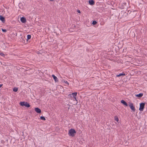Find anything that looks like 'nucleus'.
<instances>
[{"label":"nucleus","mask_w":147,"mask_h":147,"mask_svg":"<svg viewBox=\"0 0 147 147\" xmlns=\"http://www.w3.org/2000/svg\"><path fill=\"white\" fill-rule=\"evenodd\" d=\"M13 90L15 92H17L18 90V88H17L14 87L13 88Z\"/></svg>","instance_id":"15"},{"label":"nucleus","mask_w":147,"mask_h":147,"mask_svg":"<svg viewBox=\"0 0 147 147\" xmlns=\"http://www.w3.org/2000/svg\"><path fill=\"white\" fill-rule=\"evenodd\" d=\"M97 22L95 21H93V22H92V24L94 25H95L96 24H97Z\"/></svg>","instance_id":"19"},{"label":"nucleus","mask_w":147,"mask_h":147,"mask_svg":"<svg viewBox=\"0 0 147 147\" xmlns=\"http://www.w3.org/2000/svg\"><path fill=\"white\" fill-rule=\"evenodd\" d=\"M143 93H140L139 94L136 95V96L137 97H142L143 96Z\"/></svg>","instance_id":"12"},{"label":"nucleus","mask_w":147,"mask_h":147,"mask_svg":"<svg viewBox=\"0 0 147 147\" xmlns=\"http://www.w3.org/2000/svg\"><path fill=\"white\" fill-rule=\"evenodd\" d=\"M0 55L1 56H3V57H5V56L4 54L3 53H0Z\"/></svg>","instance_id":"20"},{"label":"nucleus","mask_w":147,"mask_h":147,"mask_svg":"<svg viewBox=\"0 0 147 147\" xmlns=\"http://www.w3.org/2000/svg\"><path fill=\"white\" fill-rule=\"evenodd\" d=\"M129 106L130 108L131 109L134 111H135V108L133 104L131 102L129 103Z\"/></svg>","instance_id":"3"},{"label":"nucleus","mask_w":147,"mask_h":147,"mask_svg":"<svg viewBox=\"0 0 147 147\" xmlns=\"http://www.w3.org/2000/svg\"><path fill=\"white\" fill-rule=\"evenodd\" d=\"M145 103H141L140 104V107L139 110L141 111H142L144 109Z\"/></svg>","instance_id":"2"},{"label":"nucleus","mask_w":147,"mask_h":147,"mask_svg":"<svg viewBox=\"0 0 147 147\" xmlns=\"http://www.w3.org/2000/svg\"><path fill=\"white\" fill-rule=\"evenodd\" d=\"M69 107L68 108V109H69Z\"/></svg>","instance_id":"27"},{"label":"nucleus","mask_w":147,"mask_h":147,"mask_svg":"<svg viewBox=\"0 0 147 147\" xmlns=\"http://www.w3.org/2000/svg\"><path fill=\"white\" fill-rule=\"evenodd\" d=\"M2 30L3 32H6L7 31V30L6 29H2Z\"/></svg>","instance_id":"21"},{"label":"nucleus","mask_w":147,"mask_h":147,"mask_svg":"<svg viewBox=\"0 0 147 147\" xmlns=\"http://www.w3.org/2000/svg\"><path fill=\"white\" fill-rule=\"evenodd\" d=\"M89 4L91 5H92L94 4V2L93 0H89Z\"/></svg>","instance_id":"9"},{"label":"nucleus","mask_w":147,"mask_h":147,"mask_svg":"<svg viewBox=\"0 0 147 147\" xmlns=\"http://www.w3.org/2000/svg\"><path fill=\"white\" fill-rule=\"evenodd\" d=\"M121 103H122L124 105L126 106H128V104L124 100H122L121 101Z\"/></svg>","instance_id":"8"},{"label":"nucleus","mask_w":147,"mask_h":147,"mask_svg":"<svg viewBox=\"0 0 147 147\" xmlns=\"http://www.w3.org/2000/svg\"><path fill=\"white\" fill-rule=\"evenodd\" d=\"M77 92H75L74 93H73L71 94L72 96H73L74 98L75 99V100H76L77 101L76 104L78 103L77 100L76 99V96L77 94Z\"/></svg>","instance_id":"4"},{"label":"nucleus","mask_w":147,"mask_h":147,"mask_svg":"<svg viewBox=\"0 0 147 147\" xmlns=\"http://www.w3.org/2000/svg\"><path fill=\"white\" fill-rule=\"evenodd\" d=\"M115 119L116 120V121L117 122H118L119 121V119L118 117L117 116H115Z\"/></svg>","instance_id":"18"},{"label":"nucleus","mask_w":147,"mask_h":147,"mask_svg":"<svg viewBox=\"0 0 147 147\" xmlns=\"http://www.w3.org/2000/svg\"><path fill=\"white\" fill-rule=\"evenodd\" d=\"M0 20L2 21L3 23H5V18L1 15L0 16Z\"/></svg>","instance_id":"5"},{"label":"nucleus","mask_w":147,"mask_h":147,"mask_svg":"<svg viewBox=\"0 0 147 147\" xmlns=\"http://www.w3.org/2000/svg\"><path fill=\"white\" fill-rule=\"evenodd\" d=\"M2 85H3L2 84H0V88L1 87Z\"/></svg>","instance_id":"25"},{"label":"nucleus","mask_w":147,"mask_h":147,"mask_svg":"<svg viewBox=\"0 0 147 147\" xmlns=\"http://www.w3.org/2000/svg\"><path fill=\"white\" fill-rule=\"evenodd\" d=\"M125 74L124 73H120L119 74V75H117V76L119 77L122 76H125Z\"/></svg>","instance_id":"14"},{"label":"nucleus","mask_w":147,"mask_h":147,"mask_svg":"<svg viewBox=\"0 0 147 147\" xmlns=\"http://www.w3.org/2000/svg\"><path fill=\"white\" fill-rule=\"evenodd\" d=\"M77 12L78 13H80V10H77Z\"/></svg>","instance_id":"23"},{"label":"nucleus","mask_w":147,"mask_h":147,"mask_svg":"<svg viewBox=\"0 0 147 147\" xmlns=\"http://www.w3.org/2000/svg\"><path fill=\"white\" fill-rule=\"evenodd\" d=\"M65 83H66V84H69V83L68 82H67V81H66L65 82Z\"/></svg>","instance_id":"24"},{"label":"nucleus","mask_w":147,"mask_h":147,"mask_svg":"<svg viewBox=\"0 0 147 147\" xmlns=\"http://www.w3.org/2000/svg\"><path fill=\"white\" fill-rule=\"evenodd\" d=\"M76 133V131L73 128L69 130L68 134L70 136L72 137L74 136H75V134Z\"/></svg>","instance_id":"1"},{"label":"nucleus","mask_w":147,"mask_h":147,"mask_svg":"<svg viewBox=\"0 0 147 147\" xmlns=\"http://www.w3.org/2000/svg\"><path fill=\"white\" fill-rule=\"evenodd\" d=\"M40 119L43 120V121H45L46 120V119L43 116H41L40 117Z\"/></svg>","instance_id":"16"},{"label":"nucleus","mask_w":147,"mask_h":147,"mask_svg":"<svg viewBox=\"0 0 147 147\" xmlns=\"http://www.w3.org/2000/svg\"><path fill=\"white\" fill-rule=\"evenodd\" d=\"M25 102H21L20 103V104L21 106H25Z\"/></svg>","instance_id":"11"},{"label":"nucleus","mask_w":147,"mask_h":147,"mask_svg":"<svg viewBox=\"0 0 147 147\" xmlns=\"http://www.w3.org/2000/svg\"><path fill=\"white\" fill-rule=\"evenodd\" d=\"M20 20L21 22L23 23H25L26 22V20L25 18L22 17L21 18Z\"/></svg>","instance_id":"6"},{"label":"nucleus","mask_w":147,"mask_h":147,"mask_svg":"<svg viewBox=\"0 0 147 147\" xmlns=\"http://www.w3.org/2000/svg\"><path fill=\"white\" fill-rule=\"evenodd\" d=\"M52 76L53 77V79L55 80V82H57L58 81V80L57 77L55 76L54 75H52Z\"/></svg>","instance_id":"10"},{"label":"nucleus","mask_w":147,"mask_h":147,"mask_svg":"<svg viewBox=\"0 0 147 147\" xmlns=\"http://www.w3.org/2000/svg\"><path fill=\"white\" fill-rule=\"evenodd\" d=\"M72 95L71 94H69V95H68V96H69V98H71L72 97Z\"/></svg>","instance_id":"22"},{"label":"nucleus","mask_w":147,"mask_h":147,"mask_svg":"<svg viewBox=\"0 0 147 147\" xmlns=\"http://www.w3.org/2000/svg\"><path fill=\"white\" fill-rule=\"evenodd\" d=\"M51 1H53V0H50Z\"/></svg>","instance_id":"26"},{"label":"nucleus","mask_w":147,"mask_h":147,"mask_svg":"<svg viewBox=\"0 0 147 147\" xmlns=\"http://www.w3.org/2000/svg\"><path fill=\"white\" fill-rule=\"evenodd\" d=\"M25 103V106L27 107H29L30 106V105L27 102H26Z\"/></svg>","instance_id":"13"},{"label":"nucleus","mask_w":147,"mask_h":147,"mask_svg":"<svg viewBox=\"0 0 147 147\" xmlns=\"http://www.w3.org/2000/svg\"><path fill=\"white\" fill-rule=\"evenodd\" d=\"M31 38V36L30 35L28 34L27 35V40H28L30 39Z\"/></svg>","instance_id":"17"},{"label":"nucleus","mask_w":147,"mask_h":147,"mask_svg":"<svg viewBox=\"0 0 147 147\" xmlns=\"http://www.w3.org/2000/svg\"><path fill=\"white\" fill-rule=\"evenodd\" d=\"M34 109L35 111L37 113H40L41 112V110L38 108H35Z\"/></svg>","instance_id":"7"}]
</instances>
